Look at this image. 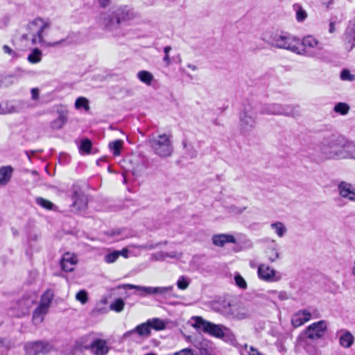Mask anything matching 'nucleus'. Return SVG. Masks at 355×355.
<instances>
[{"label":"nucleus","instance_id":"1","mask_svg":"<svg viewBox=\"0 0 355 355\" xmlns=\"http://www.w3.org/2000/svg\"><path fill=\"white\" fill-rule=\"evenodd\" d=\"M137 13L128 6L112 8L102 12L98 17V23L107 32L114 37H125L129 31L123 25L137 17Z\"/></svg>","mask_w":355,"mask_h":355},{"label":"nucleus","instance_id":"2","mask_svg":"<svg viewBox=\"0 0 355 355\" xmlns=\"http://www.w3.org/2000/svg\"><path fill=\"white\" fill-rule=\"evenodd\" d=\"M49 28L50 23L48 21L36 18L21 28L20 37L21 40H30L33 45L40 44L48 47H55L65 41L63 39L53 42H46L44 39V34Z\"/></svg>","mask_w":355,"mask_h":355},{"label":"nucleus","instance_id":"3","mask_svg":"<svg viewBox=\"0 0 355 355\" xmlns=\"http://www.w3.org/2000/svg\"><path fill=\"white\" fill-rule=\"evenodd\" d=\"M191 326L198 331L203 332L211 336L223 339L225 341H232L235 339L234 334L228 327L220 324H214L205 320L201 316H193L191 318Z\"/></svg>","mask_w":355,"mask_h":355},{"label":"nucleus","instance_id":"4","mask_svg":"<svg viewBox=\"0 0 355 355\" xmlns=\"http://www.w3.org/2000/svg\"><path fill=\"white\" fill-rule=\"evenodd\" d=\"M344 140L345 137L337 133L326 135L319 146L321 156L327 159H338Z\"/></svg>","mask_w":355,"mask_h":355},{"label":"nucleus","instance_id":"5","mask_svg":"<svg viewBox=\"0 0 355 355\" xmlns=\"http://www.w3.org/2000/svg\"><path fill=\"white\" fill-rule=\"evenodd\" d=\"M148 144L153 153L160 157H170L173 152L171 135H151Z\"/></svg>","mask_w":355,"mask_h":355},{"label":"nucleus","instance_id":"6","mask_svg":"<svg viewBox=\"0 0 355 355\" xmlns=\"http://www.w3.org/2000/svg\"><path fill=\"white\" fill-rule=\"evenodd\" d=\"M324 45L312 35H306L302 40L300 45H297L295 53L309 58L320 60L323 58L321 51Z\"/></svg>","mask_w":355,"mask_h":355},{"label":"nucleus","instance_id":"7","mask_svg":"<svg viewBox=\"0 0 355 355\" xmlns=\"http://www.w3.org/2000/svg\"><path fill=\"white\" fill-rule=\"evenodd\" d=\"M263 114L284 115L296 117L300 115L299 107L290 105L272 103L264 105L260 110Z\"/></svg>","mask_w":355,"mask_h":355},{"label":"nucleus","instance_id":"8","mask_svg":"<svg viewBox=\"0 0 355 355\" xmlns=\"http://www.w3.org/2000/svg\"><path fill=\"white\" fill-rule=\"evenodd\" d=\"M222 314L227 318L236 320H243L248 318L252 315V310L246 306L231 304L227 303L224 304L221 309H218Z\"/></svg>","mask_w":355,"mask_h":355},{"label":"nucleus","instance_id":"9","mask_svg":"<svg viewBox=\"0 0 355 355\" xmlns=\"http://www.w3.org/2000/svg\"><path fill=\"white\" fill-rule=\"evenodd\" d=\"M257 112L251 105L245 106L243 112L240 114V128L243 134L252 132L257 123Z\"/></svg>","mask_w":355,"mask_h":355},{"label":"nucleus","instance_id":"10","mask_svg":"<svg viewBox=\"0 0 355 355\" xmlns=\"http://www.w3.org/2000/svg\"><path fill=\"white\" fill-rule=\"evenodd\" d=\"M24 349L26 355H46L54 351V347L48 342L37 340L26 343Z\"/></svg>","mask_w":355,"mask_h":355},{"label":"nucleus","instance_id":"11","mask_svg":"<svg viewBox=\"0 0 355 355\" xmlns=\"http://www.w3.org/2000/svg\"><path fill=\"white\" fill-rule=\"evenodd\" d=\"M294 41L295 39L287 33H275L270 37V43L272 46L295 53L297 50V45L293 44Z\"/></svg>","mask_w":355,"mask_h":355},{"label":"nucleus","instance_id":"12","mask_svg":"<svg viewBox=\"0 0 355 355\" xmlns=\"http://www.w3.org/2000/svg\"><path fill=\"white\" fill-rule=\"evenodd\" d=\"M37 295L35 293H30L24 295L16 304V306L12 308L16 311L15 316L21 318L27 314L30 309L37 302Z\"/></svg>","mask_w":355,"mask_h":355},{"label":"nucleus","instance_id":"13","mask_svg":"<svg viewBox=\"0 0 355 355\" xmlns=\"http://www.w3.org/2000/svg\"><path fill=\"white\" fill-rule=\"evenodd\" d=\"M150 334V328L146 321L137 325L135 328L125 332L122 338L125 340L131 338L133 341H137L138 338H148Z\"/></svg>","mask_w":355,"mask_h":355},{"label":"nucleus","instance_id":"14","mask_svg":"<svg viewBox=\"0 0 355 355\" xmlns=\"http://www.w3.org/2000/svg\"><path fill=\"white\" fill-rule=\"evenodd\" d=\"M327 323L324 320H320L309 325L305 329V335L311 340L319 339L322 338L327 331Z\"/></svg>","mask_w":355,"mask_h":355},{"label":"nucleus","instance_id":"15","mask_svg":"<svg viewBox=\"0 0 355 355\" xmlns=\"http://www.w3.org/2000/svg\"><path fill=\"white\" fill-rule=\"evenodd\" d=\"M259 277L268 282H275L281 279V274L266 264H260L258 267Z\"/></svg>","mask_w":355,"mask_h":355},{"label":"nucleus","instance_id":"16","mask_svg":"<svg viewBox=\"0 0 355 355\" xmlns=\"http://www.w3.org/2000/svg\"><path fill=\"white\" fill-rule=\"evenodd\" d=\"M343 40L345 49L350 51L355 47V17L349 21L343 33Z\"/></svg>","mask_w":355,"mask_h":355},{"label":"nucleus","instance_id":"17","mask_svg":"<svg viewBox=\"0 0 355 355\" xmlns=\"http://www.w3.org/2000/svg\"><path fill=\"white\" fill-rule=\"evenodd\" d=\"M355 159V141H347L345 139L338 157V159Z\"/></svg>","mask_w":355,"mask_h":355},{"label":"nucleus","instance_id":"18","mask_svg":"<svg viewBox=\"0 0 355 355\" xmlns=\"http://www.w3.org/2000/svg\"><path fill=\"white\" fill-rule=\"evenodd\" d=\"M90 350L94 355H106L110 351V347L106 340L96 338L90 344Z\"/></svg>","mask_w":355,"mask_h":355},{"label":"nucleus","instance_id":"19","mask_svg":"<svg viewBox=\"0 0 355 355\" xmlns=\"http://www.w3.org/2000/svg\"><path fill=\"white\" fill-rule=\"evenodd\" d=\"M339 194L350 201L355 200V187L350 183L341 182L338 185Z\"/></svg>","mask_w":355,"mask_h":355},{"label":"nucleus","instance_id":"20","mask_svg":"<svg viewBox=\"0 0 355 355\" xmlns=\"http://www.w3.org/2000/svg\"><path fill=\"white\" fill-rule=\"evenodd\" d=\"M336 336L339 339V344L344 348H349L354 342V337L352 333L347 329H340L336 332Z\"/></svg>","mask_w":355,"mask_h":355},{"label":"nucleus","instance_id":"21","mask_svg":"<svg viewBox=\"0 0 355 355\" xmlns=\"http://www.w3.org/2000/svg\"><path fill=\"white\" fill-rule=\"evenodd\" d=\"M77 262L78 259L74 254L66 252L60 261V266L63 270L71 272Z\"/></svg>","mask_w":355,"mask_h":355},{"label":"nucleus","instance_id":"22","mask_svg":"<svg viewBox=\"0 0 355 355\" xmlns=\"http://www.w3.org/2000/svg\"><path fill=\"white\" fill-rule=\"evenodd\" d=\"M311 318V313L306 310H300L294 313L292 316L291 322L293 327H298L303 325L305 322L309 321Z\"/></svg>","mask_w":355,"mask_h":355},{"label":"nucleus","instance_id":"23","mask_svg":"<svg viewBox=\"0 0 355 355\" xmlns=\"http://www.w3.org/2000/svg\"><path fill=\"white\" fill-rule=\"evenodd\" d=\"M212 243L218 247H223L226 243H236V240L232 234H218L213 235Z\"/></svg>","mask_w":355,"mask_h":355},{"label":"nucleus","instance_id":"24","mask_svg":"<svg viewBox=\"0 0 355 355\" xmlns=\"http://www.w3.org/2000/svg\"><path fill=\"white\" fill-rule=\"evenodd\" d=\"M14 172V168L10 166H3L0 167V185L6 186L11 180Z\"/></svg>","mask_w":355,"mask_h":355},{"label":"nucleus","instance_id":"25","mask_svg":"<svg viewBox=\"0 0 355 355\" xmlns=\"http://www.w3.org/2000/svg\"><path fill=\"white\" fill-rule=\"evenodd\" d=\"M49 311L39 306L34 310L32 315V322L35 325L41 324Z\"/></svg>","mask_w":355,"mask_h":355},{"label":"nucleus","instance_id":"26","mask_svg":"<svg viewBox=\"0 0 355 355\" xmlns=\"http://www.w3.org/2000/svg\"><path fill=\"white\" fill-rule=\"evenodd\" d=\"M119 288L135 289L139 293V295L141 296L150 295L152 290V286H137L130 284H123V286H120Z\"/></svg>","mask_w":355,"mask_h":355},{"label":"nucleus","instance_id":"27","mask_svg":"<svg viewBox=\"0 0 355 355\" xmlns=\"http://www.w3.org/2000/svg\"><path fill=\"white\" fill-rule=\"evenodd\" d=\"M53 297V293L51 290H47L42 295L39 306L44 308L49 311Z\"/></svg>","mask_w":355,"mask_h":355},{"label":"nucleus","instance_id":"28","mask_svg":"<svg viewBox=\"0 0 355 355\" xmlns=\"http://www.w3.org/2000/svg\"><path fill=\"white\" fill-rule=\"evenodd\" d=\"M5 114L20 112L21 110L20 102L6 101L4 103Z\"/></svg>","mask_w":355,"mask_h":355},{"label":"nucleus","instance_id":"29","mask_svg":"<svg viewBox=\"0 0 355 355\" xmlns=\"http://www.w3.org/2000/svg\"><path fill=\"white\" fill-rule=\"evenodd\" d=\"M42 51L37 48H35L28 55L27 60L31 64H37L42 61Z\"/></svg>","mask_w":355,"mask_h":355},{"label":"nucleus","instance_id":"30","mask_svg":"<svg viewBox=\"0 0 355 355\" xmlns=\"http://www.w3.org/2000/svg\"><path fill=\"white\" fill-rule=\"evenodd\" d=\"M137 77L141 82L145 83L147 85H150L152 81L154 79L153 75L150 72L146 70L139 71L137 74Z\"/></svg>","mask_w":355,"mask_h":355},{"label":"nucleus","instance_id":"31","mask_svg":"<svg viewBox=\"0 0 355 355\" xmlns=\"http://www.w3.org/2000/svg\"><path fill=\"white\" fill-rule=\"evenodd\" d=\"M147 322L150 329H153L157 331H160L164 329L166 327L164 322L162 320L157 318L149 319L147 320Z\"/></svg>","mask_w":355,"mask_h":355},{"label":"nucleus","instance_id":"32","mask_svg":"<svg viewBox=\"0 0 355 355\" xmlns=\"http://www.w3.org/2000/svg\"><path fill=\"white\" fill-rule=\"evenodd\" d=\"M173 289V286L152 287L151 295H160L166 297V295H170Z\"/></svg>","mask_w":355,"mask_h":355},{"label":"nucleus","instance_id":"33","mask_svg":"<svg viewBox=\"0 0 355 355\" xmlns=\"http://www.w3.org/2000/svg\"><path fill=\"white\" fill-rule=\"evenodd\" d=\"M293 10L296 13V19L298 22H302L307 17V13L306 10L299 3H295L293 6Z\"/></svg>","mask_w":355,"mask_h":355},{"label":"nucleus","instance_id":"34","mask_svg":"<svg viewBox=\"0 0 355 355\" xmlns=\"http://www.w3.org/2000/svg\"><path fill=\"white\" fill-rule=\"evenodd\" d=\"M123 145V141L117 139L109 144V147L114 156H119L121 154V150Z\"/></svg>","mask_w":355,"mask_h":355},{"label":"nucleus","instance_id":"35","mask_svg":"<svg viewBox=\"0 0 355 355\" xmlns=\"http://www.w3.org/2000/svg\"><path fill=\"white\" fill-rule=\"evenodd\" d=\"M67 122V114L64 112H61L57 119L54 120L51 123V128L53 129L61 128Z\"/></svg>","mask_w":355,"mask_h":355},{"label":"nucleus","instance_id":"36","mask_svg":"<svg viewBox=\"0 0 355 355\" xmlns=\"http://www.w3.org/2000/svg\"><path fill=\"white\" fill-rule=\"evenodd\" d=\"M266 254L270 262L275 261L279 257L277 248L275 247H269L266 250Z\"/></svg>","mask_w":355,"mask_h":355},{"label":"nucleus","instance_id":"37","mask_svg":"<svg viewBox=\"0 0 355 355\" xmlns=\"http://www.w3.org/2000/svg\"><path fill=\"white\" fill-rule=\"evenodd\" d=\"M270 227L279 237H282L287 230L282 222L273 223L270 225Z\"/></svg>","mask_w":355,"mask_h":355},{"label":"nucleus","instance_id":"38","mask_svg":"<svg viewBox=\"0 0 355 355\" xmlns=\"http://www.w3.org/2000/svg\"><path fill=\"white\" fill-rule=\"evenodd\" d=\"M124 306V301L121 298H117L110 304V309L116 313H120L123 310Z\"/></svg>","mask_w":355,"mask_h":355},{"label":"nucleus","instance_id":"39","mask_svg":"<svg viewBox=\"0 0 355 355\" xmlns=\"http://www.w3.org/2000/svg\"><path fill=\"white\" fill-rule=\"evenodd\" d=\"M74 196V205L76 206L80 209L87 205V197L86 196L83 195L82 196H80L78 195L77 191L75 192Z\"/></svg>","mask_w":355,"mask_h":355},{"label":"nucleus","instance_id":"40","mask_svg":"<svg viewBox=\"0 0 355 355\" xmlns=\"http://www.w3.org/2000/svg\"><path fill=\"white\" fill-rule=\"evenodd\" d=\"M349 106L347 103L341 102L337 103L334 107V112L341 115H346L349 112Z\"/></svg>","mask_w":355,"mask_h":355},{"label":"nucleus","instance_id":"41","mask_svg":"<svg viewBox=\"0 0 355 355\" xmlns=\"http://www.w3.org/2000/svg\"><path fill=\"white\" fill-rule=\"evenodd\" d=\"M36 203L42 207L49 210L53 209L55 207L51 201L42 197H38L36 198Z\"/></svg>","mask_w":355,"mask_h":355},{"label":"nucleus","instance_id":"42","mask_svg":"<svg viewBox=\"0 0 355 355\" xmlns=\"http://www.w3.org/2000/svg\"><path fill=\"white\" fill-rule=\"evenodd\" d=\"M75 107L77 110L83 108L85 110H89L88 100L85 97H78L75 102Z\"/></svg>","mask_w":355,"mask_h":355},{"label":"nucleus","instance_id":"43","mask_svg":"<svg viewBox=\"0 0 355 355\" xmlns=\"http://www.w3.org/2000/svg\"><path fill=\"white\" fill-rule=\"evenodd\" d=\"M119 257V251L115 250L110 253L107 254L104 257V261L107 263L115 262Z\"/></svg>","mask_w":355,"mask_h":355},{"label":"nucleus","instance_id":"44","mask_svg":"<svg viewBox=\"0 0 355 355\" xmlns=\"http://www.w3.org/2000/svg\"><path fill=\"white\" fill-rule=\"evenodd\" d=\"M342 21H343V18L342 17L338 18L336 16L332 17L331 18V19H330L329 33H331V34L334 33L336 32V25L337 24L340 23Z\"/></svg>","mask_w":355,"mask_h":355},{"label":"nucleus","instance_id":"45","mask_svg":"<svg viewBox=\"0 0 355 355\" xmlns=\"http://www.w3.org/2000/svg\"><path fill=\"white\" fill-rule=\"evenodd\" d=\"M189 279L185 276H180L177 282V286L178 288L181 290H185L189 285Z\"/></svg>","mask_w":355,"mask_h":355},{"label":"nucleus","instance_id":"46","mask_svg":"<svg viewBox=\"0 0 355 355\" xmlns=\"http://www.w3.org/2000/svg\"><path fill=\"white\" fill-rule=\"evenodd\" d=\"M76 300L82 304H85L88 300L87 293L85 290H80L76 295Z\"/></svg>","mask_w":355,"mask_h":355},{"label":"nucleus","instance_id":"47","mask_svg":"<svg viewBox=\"0 0 355 355\" xmlns=\"http://www.w3.org/2000/svg\"><path fill=\"white\" fill-rule=\"evenodd\" d=\"M235 284L237 286L242 289H245L247 288V283L244 278L239 274L237 273L234 276Z\"/></svg>","mask_w":355,"mask_h":355},{"label":"nucleus","instance_id":"48","mask_svg":"<svg viewBox=\"0 0 355 355\" xmlns=\"http://www.w3.org/2000/svg\"><path fill=\"white\" fill-rule=\"evenodd\" d=\"M79 151L82 155L89 154V139H85L81 144Z\"/></svg>","mask_w":355,"mask_h":355},{"label":"nucleus","instance_id":"49","mask_svg":"<svg viewBox=\"0 0 355 355\" xmlns=\"http://www.w3.org/2000/svg\"><path fill=\"white\" fill-rule=\"evenodd\" d=\"M171 50V47L170 46H166L164 48V53H165V56L163 58V61L166 63L167 66H168L171 63V59L168 55Z\"/></svg>","mask_w":355,"mask_h":355},{"label":"nucleus","instance_id":"50","mask_svg":"<svg viewBox=\"0 0 355 355\" xmlns=\"http://www.w3.org/2000/svg\"><path fill=\"white\" fill-rule=\"evenodd\" d=\"M173 355H198V354L190 348H184L179 352L174 353Z\"/></svg>","mask_w":355,"mask_h":355},{"label":"nucleus","instance_id":"51","mask_svg":"<svg viewBox=\"0 0 355 355\" xmlns=\"http://www.w3.org/2000/svg\"><path fill=\"white\" fill-rule=\"evenodd\" d=\"M354 76L352 75L349 70L344 69L341 71L340 78L343 80H353Z\"/></svg>","mask_w":355,"mask_h":355},{"label":"nucleus","instance_id":"52","mask_svg":"<svg viewBox=\"0 0 355 355\" xmlns=\"http://www.w3.org/2000/svg\"><path fill=\"white\" fill-rule=\"evenodd\" d=\"M246 209V207H237L236 206H231L230 207V212L235 214H241Z\"/></svg>","mask_w":355,"mask_h":355},{"label":"nucleus","instance_id":"53","mask_svg":"<svg viewBox=\"0 0 355 355\" xmlns=\"http://www.w3.org/2000/svg\"><path fill=\"white\" fill-rule=\"evenodd\" d=\"M3 50L5 53L10 55L12 58L17 57V53L10 47L7 45L3 46Z\"/></svg>","mask_w":355,"mask_h":355},{"label":"nucleus","instance_id":"54","mask_svg":"<svg viewBox=\"0 0 355 355\" xmlns=\"http://www.w3.org/2000/svg\"><path fill=\"white\" fill-rule=\"evenodd\" d=\"M248 354L249 355H263L257 348L252 346H250Z\"/></svg>","mask_w":355,"mask_h":355},{"label":"nucleus","instance_id":"55","mask_svg":"<svg viewBox=\"0 0 355 355\" xmlns=\"http://www.w3.org/2000/svg\"><path fill=\"white\" fill-rule=\"evenodd\" d=\"M31 96L33 100H37L39 98V90L37 88H33L31 89Z\"/></svg>","mask_w":355,"mask_h":355},{"label":"nucleus","instance_id":"56","mask_svg":"<svg viewBox=\"0 0 355 355\" xmlns=\"http://www.w3.org/2000/svg\"><path fill=\"white\" fill-rule=\"evenodd\" d=\"M99 6L105 8L110 4V0H97Z\"/></svg>","mask_w":355,"mask_h":355},{"label":"nucleus","instance_id":"57","mask_svg":"<svg viewBox=\"0 0 355 355\" xmlns=\"http://www.w3.org/2000/svg\"><path fill=\"white\" fill-rule=\"evenodd\" d=\"M187 153L189 155V156L191 158L196 157L197 156V151L193 148H191L190 149H188Z\"/></svg>","mask_w":355,"mask_h":355},{"label":"nucleus","instance_id":"58","mask_svg":"<svg viewBox=\"0 0 355 355\" xmlns=\"http://www.w3.org/2000/svg\"><path fill=\"white\" fill-rule=\"evenodd\" d=\"M128 250L126 248H123L122 250L119 251V256L121 255L125 258L128 257Z\"/></svg>","mask_w":355,"mask_h":355},{"label":"nucleus","instance_id":"59","mask_svg":"<svg viewBox=\"0 0 355 355\" xmlns=\"http://www.w3.org/2000/svg\"><path fill=\"white\" fill-rule=\"evenodd\" d=\"M333 1L334 0H322V3L327 8H329V6L332 3Z\"/></svg>","mask_w":355,"mask_h":355},{"label":"nucleus","instance_id":"60","mask_svg":"<svg viewBox=\"0 0 355 355\" xmlns=\"http://www.w3.org/2000/svg\"><path fill=\"white\" fill-rule=\"evenodd\" d=\"M165 257H170V258H175V257H177V253L175 252H173L171 254L166 253Z\"/></svg>","mask_w":355,"mask_h":355},{"label":"nucleus","instance_id":"61","mask_svg":"<svg viewBox=\"0 0 355 355\" xmlns=\"http://www.w3.org/2000/svg\"><path fill=\"white\" fill-rule=\"evenodd\" d=\"M155 0H144V2L147 6H151L155 3Z\"/></svg>","mask_w":355,"mask_h":355},{"label":"nucleus","instance_id":"62","mask_svg":"<svg viewBox=\"0 0 355 355\" xmlns=\"http://www.w3.org/2000/svg\"><path fill=\"white\" fill-rule=\"evenodd\" d=\"M4 105L0 103V115H5Z\"/></svg>","mask_w":355,"mask_h":355},{"label":"nucleus","instance_id":"63","mask_svg":"<svg viewBox=\"0 0 355 355\" xmlns=\"http://www.w3.org/2000/svg\"><path fill=\"white\" fill-rule=\"evenodd\" d=\"M122 232V230H116V231H113L111 234L112 236H115V235H119L121 234Z\"/></svg>","mask_w":355,"mask_h":355},{"label":"nucleus","instance_id":"64","mask_svg":"<svg viewBox=\"0 0 355 355\" xmlns=\"http://www.w3.org/2000/svg\"><path fill=\"white\" fill-rule=\"evenodd\" d=\"M187 67L191 69L193 71H196L197 69V67L191 64H189Z\"/></svg>","mask_w":355,"mask_h":355}]
</instances>
